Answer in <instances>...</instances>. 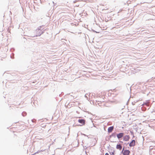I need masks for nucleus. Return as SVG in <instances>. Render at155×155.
Wrapping results in <instances>:
<instances>
[{
  "label": "nucleus",
  "mask_w": 155,
  "mask_h": 155,
  "mask_svg": "<svg viewBox=\"0 0 155 155\" xmlns=\"http://www.w3.org/2000/svg\"><path fill=\"white\" fill-rule=\"evenodd\" d=\"M43 33H44V31H42L41 33L40 32L38 33L37 34V35H36V36L37 37V36H40L41 34H43Z\"/></svg>",
  "instance_id": "obj_10"
},
{
  "label": "nucleus",
  "mask_w": 155,
  "mask_h": 155,
  "mask_svg": "<svg viewBox=\"0 0 155 155\" xmlns=\"http://www.w3.org/2000/svg\"><path fill=\"white\" fill-rule=\"evenodd\" d=\"M115 152L114 149L113 148L112 149H111L110 150V151L109 152L110 155H114L115 154Z\"/></svg>",
  "instance_id": "obj_9"
},
{
  "label": "nucleus",
  "mask_w": 155,
  "mask_h": 155,
  "mask_svg": "<svg viewBox=\"0 0 155 155\" xmlns=\"http://www.w3.org/2000/svg\"><path fill=\"white\" fill-rule=\"evenodd\" d=\"M38 153V152H37L35 153H34V154H35L36 153Z\"/></svg>",
  "instance_id": "obj_23"
},
{
  "label": "nucleus",
  "mask_w": 155,
  "mask_h": 155,
  "mask_svg": "<svg viewBox=\"0 0 155 155\" xmlns=\"http://www.w3.org/2000/svg\"><path fill=\"white\" fill-rule=\"evenodd\" d=\"M143 105H146L147 106H149V104H148V101H146L145 102H144Z\"/></svg>",
  "instance_id": "obj_13"
},
{
  "label": "nucleus",
  "mask_w": 155,
  "mask_h": 155,
  "mask_svg": "<svg viewBox=\"0 0 155 155\" xmlns=\"http://www.w3.org/2000/svg\"><path fill=\"white\" fill-rule=\"evenodd\" d=\"M87 94H86L85 95V97H86V98H87V99L88 100V98H87V96L86 95H87Z\"/></svg>",
  "instance_id": "obj_16"
},
{
  "label": "nucleus",
  "mask_w": 155,
  "mask_h": 155,
  "mask_svg": "<svg viewBox=\"0 0 155 155\" xmlns=\"http://www.w3.org/2000/svg\"><path fill=\"white\" fill-rule=\"evenodd\" d=\"M92 31L94 32H96V33H97V32H96V31H95L94 30H92Z\"/></svg>",
  "instance_id": "obj_19"
},
{
  "label": "nucleus",
  "mask_w": 155,
  "mask_h": 155,
  "mask_svg": "<svg viewBox=\"0 0 155 155\" xmlns=\"http://www.w3.org/2000/svg\"><path fill=\"white\" fill-rule=\"evenodd\" d=\"M149 152L150 155H155V148H150Z\"/></svg>",
  "instance_id": "obj_2"
},
{
  "label": "nucleus",
  "mask_w": 155,
  "mask_h": 155,
  "mask_svg": "<svg viewBox=\"0 0 155 155\" xmlns=\"http://www.w3.org/2000/svg\"><path fill=\"white\" fill-rule=\"evenodd\" d=\"M124 133H120L118 134H117V138L120 139L124 136Z\"/></svg>",
  "instance_id": "obj_1"
},
{
  "label": "nucleus",
  "mask_w": 155,
  "mask_h": 155,
  "mask_svg": "<svg viewBox=\"0 0 155 155\" xmlns=\"http://www.w3.org/2000/svg\"><path fill=\"white\" fill-rule=\"evenodd\" d=\"M130 151L129 150H125L123 153V155H129Z\"/></svg>",
  "instance_id": "obj_3"
},
{
  "label": "nucleus",
  "mask_w": 155,
  "mask_h": 155,
  "mask_svg": "<svg viewBox=\"0 0 155 155\" xmlns=\"http://www.w3.org/2000/svg\"><path fill=\"white\" fill-rule=\"evenodd\" d=\"M130 138V137L129 135H125L124 137V140L125 141H127L129 140Z\"/></svg>",
  "instance_id": "obj_7"
},
{
  "label": "nucleus",
  "mask_w": 155,
  "mask_h": 155,
  "mask_svg": "<svg viewBox=\"0 0 155 155\" xmlns=\"http://www.w3.org/2000/svg\"><path fill=\"white\" fill-rule=\"evenodd\" d=\"M123 151H124V149H123V150H122V152H123Z\"/></svg>",
  "instance_id": "obj_25"
},
{
  "label": "nucleus",
  "mask_w": 155,
  "mask_h": 155,
  "mask_svg": "<svg viewBox=\"0 0 155 155\" xmlns=\"http://www.w3.org/2000/svg\"><path fill=\"white\" fill-rule=\"evenodd\" d=\"M116 148L117 149H118L120 150L122 149V146L120 144H117L116 146Z\"/></svg>",
  "instance_id": "obj_8"
},
{
  "label": "nucleus",
  "mask_w": 155,
  "mask_h": 155,
  "mask_svg": "<svg viewBox=\"0 0 155 155\" xmlns=\"http://www.w3.org/2000/svg\"><path fill=\"white\" fill-rule=\"evenodd\" d=\"M114 129V126H111L109 127L108 129V132L109 133L111 132Z\"/></svg>",
  "instance_id": "obj_6"
},
{
  "label": "nucleus",
  "mask_w": 155,
  "mask_h": 155,
  "mask_svg": "<svg viewBox=\"0 0 155 155\" xmlns=\"http://www.w3.org/2000/svg\"><path fill=\"white\" fill-rule=\"evenodd\" d=\"M105 155H109L108 153H106L105 154Z\"/></svg>",
  "instance_id": "obj_21"
},
{
  "label": "nucleus",
  "mask_w": 155,
  "mask_h": 155,
  "mask_svg": "<svg viewBox=\"0 0 155 155\" xmlns=\"http://www.w3.org/2000/svg\"><path fill=\"white\" fill-rule=\"evenodd\" d=\"M78 122L81 124L82 125H84L85 124V120L83 119H79L78 120Z\"/></svg>",
  "instance_id": "obj_4"
},
{
  "label": "nucleus",
  "mask_w": 155,
  "mask_h": 155,
  "mask_svg": "<svg viewBox=\"0 0 155 155\" xmlns=\"http://www.w3.org/2000/svg\"><path fill=\"white\" fill-rule=\"evenodd\" d=\"M155 147H153L151 146H150V148H155Z\"/></svg>",
  "instance_id": "obj_14"
},
{
  "label": "nucleus",
  "mask_w": 155,
  "mask_h": 155,
  "mask_svg": "<svg viewBox=\"0 0 155 155\" xmlns=\"http://www.w3.org/2000/svg\"><path fill=\"white\" fill-rule=\"evenodd\" d=\"M22 115L23 117H24L26 116L27 113L25 112H23L22 113Z\"/></svg>",
  "instance_id": "obj_12"
},
{
  "label": "nucleus",
  "mask_w": 155,
  "mask_h": 155,
  "mask_svg": "<svg viewBox=\"0 0 155 155\" xmlns=\"http://www.w3.org/2000/svg\"><path fill=\"white\" fill-rule=\"evenodd\" d=\"M54 4V5H55V3H54V2H52Z\"/></svg>",
  "instance_id": "obj_24"
},
{
  "label": "nucleus",
  "mask_w": 155,
  "mask_h": 155,
  "mask_svg": "<svg viewBox=\"0 0 155 155\" xmlns=\"http://www.w3.org/2000/svg\"><path fill=\"white\" fill-rule=\"evenodd\" d=\"M135 102H132V104L133 105H134L135 104Z\"/></svg>",
  "instance_id": "obj_17"
},
{
  "label": "nucleus",
  "mask_w": 155,
  "mask_h": 155,
  "mask_svg": "<svg viewBox=\"0 0 155 155\" xmlns=\"http://www.w3.org/2000/svg\"><path fill=\"white\" fill-rule=\"evenodd\" d=\"M135 140H133L129 143V146L130 147H133L135 146Z\"/></svg>",
  "instance_id": "obj_5"
},
{
  "label": "nucleus",
  "mask_w": 155,
  "mask_h": 155,
  "mask_svg": "<svg viewBox=\"0 0 155 155\" xmlns=\"http://www.w3.org/2000/svg\"><path fill=\"white\" fill-rule=\"evenodd\" d=\"M112 137L115 138L117 136V134H116V133H114L112 134Z\"/></svg>",
  "instance_id": "obj_11"
},
{
  "label": "nucleus",
  "mask_w": 155,
  "mask_h": 155,
  "mask_svg": "<svg viewBox=\"0 0 155 155\" xmlns=\"http://www.w3.org/2000/svg\"><path fill=\"white\" fill-rule=\"evenodd\" d=\"M77 2V1H74V3H76V2Z\"/></svg>",
  "instance_id": "obj_22"
},
{
  "label": "nucleus",
  "mask_w": 155,
  "mask_h": 155,
  "mask_svg": "<svg viewBox=\"0 0 155 155\" xmlns=\"http://www.w3.org/2000/svg\"><path fill=\"white\" fill-rule=\"evenodd\" d=\"M110 102H111V103H114V102H115V101H110Z\"/></svg>",
  "instance_id": "obj_20"
},
{
  "label": "nucleus",
  "mask_w": 155,
  "mask_h": 155,
  "mask_svg": "<svg viewBox=\"0 0 155 155\" xmlns=\"http://www.w3.org/2000/svg\"><path fill=\"white\" fill-rule=\"evenodd\" d=\"M33 122H35L36 121V120L35 119H33L31 120Z\"/></svg>",
  "instance_id": "obj_15"
},
{
  "label": "nucleus",
  "mask_w": 155,
  "mask_h": 155,
  "mask_svg": "<svg viewBox=\"0 0 155 155\" xmlns=\"http://www.w3.org/2000/svg\"><path fill=\"white\" fill-rule=\"evenodd\" d=\"M40 30V29H39L38 28V31H39Z\"/></svg>",
  "instance_id": "obj_26"
},
{
  "label": "nucleus",
  "mask_w": 155,
  "mask_h": 155,
  "mask_svg": "<svg viewBox=\"0 0 155 155\" xmlns=\"http://www.w3.org/2000/svg\"><path fill=\"white\" fill-rule=\"evenodd\" d=\"M109 138H111V137H112V134L111 135H110L109 136Z\"/></svg>",
  "instance_id": "obj_18"
}]
</instances>
